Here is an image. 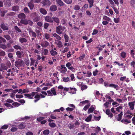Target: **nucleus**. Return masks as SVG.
Segmentation results:
<instances>
[{
    "label": "nucleus",
    "mask_w": 135,
    "mask_h": 135,
    "mask_svg": "<svg viewBox=\"0 0 135 135\" xmlns=\"http://www.w3.org/2000/svg\"><path fill=\"white\" fill-rule=\"evenodd\" d=\"M90 105L88 104L85 105L83 108V109L85 111H86L89 108Z\"/></svg>",
    "instance_id": "nucleus-54"
},
{
    "label": "nucleus",
    "mask_w": 135,
    "mask_h": 135,
    "mask_svg": "<svg viewBox=\"0 0 135 135\" xmlns=\"http://www.w3.org/2000/svg\"><path fill=\"white\" fill-rule=\"evenodd\" d=\"M19 9V7L18 6H15L13 8V10L15 11H17Z\"/></svg>",
    "instance_id": "nucleus-57"
},
{
    "label": "nucleus",
    "mask_w": 135,
    "mask_h": 135,
    "mask_svg": "<svg viewBox=\"0 0 135 135\" xmlns=\"http://www.w3.org/2000/svg\"><path fill=\"white\" fill-rule=\"evenodd\" d=\"M106 113L110 118H112L113 117V115L110 112V110L109 109H107L106 110Z\"/></svg>",
    "instance_id": "nucleus-22"
},
{
    "label": "nucleus",
    "mask_w": 135,
    "mask_h": 135,
    "mask_svg": "<svg viewBox=\"0 0 135 135\" xmlns=\"http://www.w3.org/2000/svg\"><path fill=\"white\" fill-rule=\"evenodd\" d=\"M29 33L30 35L32 37H36V34L31 30L29 31Z\"/></svg>",
    "instance_id": "nucleus-16"
},
{
    "label": "nucleus",
    "mask_w": 135,
    "mask_h": 135,
    "mask_svg": "<svg viewBox=\"0 0 135 135\" xmlns=\"http://www.w3.org/2000/svg\"><path fill=\"white\" fill-rule=\"evenodd\" d=\"M41 94H40V95L41 96V98H44L45 97V96L47 95V93L45 91H41Z\"/></svg>",
    "instance_id": "nucleus-18"
},
{
    "label": "nucleus",
    "mask_w": 135,
    "mask_h": 135,
    "mask_svg": "<svg viewBox=\"0 0 135 135\" xmlns=\"http://www.w3.org/2000/svg\"><path fill=\"white\" fill-rule=\"evenodd\" d=\"M45 38L47 40L49 39V41H51L52 40V38H50V35L47 33H45L44 35Z\"/></svg>",
    "instance_id": "nucleus-19"
},
{
    "label": "nucleus",
    "mask_w": 135,
    "mask_h": 135,
    "mask_svg": "<svg viewBox=\"0 0 135 135\" xmlns=\"http://www.w3.org/2000/svg\"><path fill=\"white\" fill-rule=\"evenodd\" d=\"M55 43L56 44L57 46L59 48H61L62 46V42L60 41H55Z\"/></svg>",
    "instance_id": "nucleus-12"
},
{
    "label": "nucleus",
    "mask_w": 135,
    "mask_h": 135,
    "mask_svg": "<svg viewBox=\"0 0 135 135\" xmlns=\"http://www.w3.org/2000/svg\"><path fill=\"white\" fill-rule=\"evenodd\" d=\"M121 122L125 124L129 123L130 122L129 120L127 119H123L121 120Z\"/></svg>",
    "instance_id": "nucleus-36"
},
{
    "label": "nucleus",
    "mask_w": 135,
    "mask_h": 135,
    "mask_svg": "<svg viewBox=\"0 0 135 135\" xmlns=\"http://www.w3.org/2000/svg\"><path fill=\"white\" fill-rule=\"evenodd\" d=\"M67 4H70L72 2V0H63Z\"/></svg>",
    "instance_id": "nucleus-61"
},
{
    "label": "nucleus",
    "mask_w": 135,
    "mask_h": 135,
    "mask_svg": "<svg viewBox=\"0 0 135 135\" xmlns=\"http://www.w3.org/2000/svg\"><path fill=\"white\" fill-rule=\"evenodd\" d=\"M52 35L54 37H55L56 39L58 40V41H60L61 40V37L56 33H53Z\"/></svg>",
    "instance_id": "nucleus-11"
},
{
    "label": "nucleus",
    "mask_w": 135,
    "mask_h": 135,
    "mask_svg": "<svg viewBox=\"0 0 135 135\" xmlns=\"http://www.w3.org/2000/svg\"><path fill=\"white\" fill-rule=\"evenodd\" d=\"M88 5L87 4H85L82 7V9L84 10H86L88 8Z\"/></svg>",
    "instance_id": "nucleus-58"
},
{
    "label": "nucleus",
    "mask_w": 135,
    "mask_h": 135,
    "mask_svg": "<svg viewBox=\"0 0 135 135\" xmlns=\"http://www.w3.org/2000/svg\"><path fill=\"white\" fill-rule=\"evenodd\" d=\"M19 41L21 43H23L24 42H26L27 41L26 38H20Z\"/></svg>",
    "instance_id": "nucleus-24"
},
{
    "label": "nucleus",
    "mask_w": 135,
    "mask_h": 135,
    "mask_svg": "<svg viewBox=\"0 0 135 135\" xmlns=\"http://www.w3.org/2000/svg\"><path fill=\"white\" fill-rule=\"evenodd\" d=\"M43 6H49L50 4V1L48 0H43L41 2Z\"/></svg>",
    "instance_id": "nucleus-7"
},
{
    "label": "nucleus",
    "mask_w": 135,
    "mask_h": 135,
    "mask_svg": "<svg viewBox=\"0 0 135 135\" xmlns=\"http://www.w3.org/2000/svg\"><path fill=\"white\" fill-rule=\"evenodd\" d=\"M80 9V7L78 5H76L75 6L74 9L76 10H78Z\"/></svg>",
    "instance_id": "nucleus-51"
},
{
    "label": "nucleus",
    "mask_w": 135,
    "mask_h": 135,
    "mask_svg": "<svg viewBox=\"0 0 135 135\" xmlns=\"http://www.w3.org/2000/svg\"><path fill=\"white\" fill-rule=\"evenodd\" d=\"M49 24L47 23H45L44 24V28L47 29V28Z\"/></svg>",
    "instance_id": "nucleus-62"
},
{
    "label": "nucleus",
    "mask_w": 135,
    "mask_h": 135,
    "mask_svg": "<svg viewBox=\"0 0 135 135\" xmlns=\"http://www.w3.org/2000/svg\"><path fill=\"white\" fill-rule=\"evenodd\" d=\"M26 123L22 122L18 126V128L20 129H23L26 127Z\"/></svg>",
    "instance_id": "nucleus-13"
},
{
    "label": "nucleus",
    "mask_w": 135,
    "mask_h": 135,
    "mask_svg": "<svg viewBox=\"0 0 135 135\" xmlns=\"http://www.w3.org/2000/svg\"><path fill=\"white\" fill-rule=\"evenodd\" d=\"M20 22L24 25H27L28 24V20H26L22 19L21 20Z\"/></svg>",
    "instance_id": "nucleus-29"
},
{
    "label": "nucleus",
    "mask_w": 135,
    "mask_h": 135,
    "mask_svg": "<svg viewBox=\"0 0 135 135\" xmlns=\"http://www.w3.org/2000/svg\"><path fill=\"white\" fill-rule=\"evenodd\" d=\"M123 108V107L122 106H119L116 109L117 111L118 112H121L122 111V110Z\"/></svg>",
    "instance_id": "nucleus-37"
},
{
    "label": "nucleus",
    "mask_w": 135,
    "mask_h": 135,
    "mask_svg": "<svg viewBox=\"0 0 135 135\" xmlns=\"http://www.w3.org/2000/svg\"><path fill=\"white\" fill-rule=\"evenodd\" d=\"M45 19V20L47 22H53V20L52 18L49 16H46Z\"/></svg>",
    "instance_id": "nucleus-14"
},
{
    "label": "nucleus",
    "mask_w": 135,
    "mask_h": 135,
    "mask_svg": "<svg viewBox=\"0 0 135 135\" xmlns=\"http://www.w3.org/2000/svg\"><path fill=\"white\" fill-rule=\"evenodd\" d=\"M50 9L52 11H55L57 9V7L55 5H53L50 7Z\"/></svg>",
    "instance_id": "nucleus-21"
},
{
    "label": "nucleus",
    "mask_w": 135,
    "mask_h": 135,
    "mask_svg": "<svg viewBox=\"0 0 135 135\" xmlns=\"http://www.w3.org/2000/svg\"><path fill=\"white\" fill-rule=\"evenodd\" d=\"M69 49V48L68 47H65L64 49H63L62 50V51L60 50V51L62 53H64L66 52H67L68 51Z\"/></svg>",
    "instance_id": "nucleus-34"
},
{
    "label": "nucleus",
    "mask_w": 135,
    "mask_h": 135,
    "mask_svg": "<svg viewBox=\"0 0 135 135\" xmlns=\"http://www.w3.org/2000/svg\"><path fill=\"white\" fill-rule=\"evenodd\" d=\"M120 55L123 58H124L126 57V53L124 52H123L121 53Z\"/></svg>",
    "instance_id": "nucleus-43"
},
{
    "label": "nucleus",
    "mask_w": 135,
    "mask_h": 135,
    "mask_svg": "<svg viewBox=\"0 0 135 135\" xmlns=\"http://www.w3.org/2000/svg\"><path fill=\"white\" fill-rule=\"evenodd\" d=\"M13 48L16 50H20L21 49V47L19 45H15L13 46Z\"/></svg>",
    "instance_id": "nucleus-49"
},
{
    "label": "nucleus",
    "mask_w": 135,
    "mask_h": 135,
    "mask_svg": "<svg viewBox=\"0 0 135 135\" xmlns=\"http://www.w3.org/2000/svg\"><path fill=\"white\" fill-rule=\"evenodd\" d=\"M28 6L30 9H33L34 7V5L32 3L31 1L28 3Z\"/></svg>",
    "instance_id": "nucleus-30"
},
{
    "label": "nucleus",
    "mask_w": 135,
    "mask_h": 135,
    "mask_svg": "<svg viewBox=\"0 0 135 135\" xmlns=\"http://www.w3.org/2000/svg\"><path fill=\"white\" fill-rule=\"evenodd\" d=\"M38 93L36 92H32L31 93V94H25L24 95L25 98H28L29 99H32L33 98L32 97H33L35 95L37 94Z\"/></svg>",
    "instance_id": "nucleus-5"
},
{
    "label": "nucleus",
    "mask_w": 135,
    "mask_h": 135,
    "mask_svg": "<svg viewBox=\"0 0 135 135\" xmlns=\"http://www.w3.org/2000/svg\"><path fill=\"white\" fill-rule=\"evenodd\" d=\"M17 128L16 127L13 126L11 128V130L12 132H14L17 130Z\"/></svg>",
    "instance_id": "nucleus-42"
},
{
    "label": "nucleus",
    "mask_w": 135,
    "mask_h": 135,
    "mask_svg": "<svg viewBox=\"0 0 135 135\" xmlns=\"http://www.w3.org/2000/svg\"><path fill=\"white\" fill-rule=\"evenodd\" d=\"M92 117V115L90 114L89 115L88 117L85 119V120L87 122L90 121L91 120V118Z\"/></svg>",
    "instance_id": "nucleus-26"
},
{
    "label": "nucleus",
    "mask_w": 135,
    "mask_h": 135,
    "mask_svg": "<svg viewBox=\"0 0 135 135\" xmlns=\"http://www.w3.org/2000/svg\"><path fill=\"white\" fill-rule=\"evenodd\" d=\"M71 64L70 62H68L66 64V66L68 69L71 70H73L74 69L73 67L71 66Z\"/></svg>",
    "instance_id": "nucleus-9"
},
{
    "label": "nucleus",
    "mask_w": 135,
    "mask_h": 135,
    "mask_svg": "<svg viewBox=\"0 0 135 135\" xmlns=\"http://www.w3.org/2000/svg\"><path fill=\"white\" fill-rule=\"evenodd\" d=\"M47 92L48 94V96H52L53 95H57L56 93V90L54 88H52L50 90H48Z\"/></svg>",
    "instance_id": "nucleus-4"
},
{
    "label": "nucleus",
    "mask_w": 135,
    "mask_h": 135,
    "mask_svg": "<svg viewBox=\"0 0 135 135\" xmlns=\"http://www.w3.org/2000/svg\"><path fill=\"white\" fill-rule=\"evenodd\" d=\"M63 81L65 82H67L70 80L69 78V77H64L63 78Z\"/></svg>",
    "instance_id": "nucleus-45"
},
{
    "label": "nucleus",
    "mask_w": 135,
    "mask_h": 135,
    "mask_svg": "<svg viewBox=\"0 0 135 135\" xmlns=\"http://www.w3.org/2000/svg\"><path fill=\"white\" fill-rule=\"evenodd\" d=\"M5 54V52L3 51H0V56H4Z\"/></svg>",
    "instance_id": "nucleus-63"
},
{
    "label": "nucleus",
    "mask_w": 135,
    "mask_h": 135,
    "mask_svg": "<svg viewBox=\"0 0 135 135\" xmlns=\"http://www.w3.org/2000/svg\"><path fill=\"white\" fill-rule=\"evenodd\" d=\"M0 47L4 50H5L7 48L6 46L3 44H0Z\"/></svg>",
    "instance_id": "nucleus-39"
},
{
    "label": "nucleus",
    "mask_w": 135,
    "mask_h": 135,
    "mask_svg": "<svg viewBox=\"0 0 135 135\" xmlns=\"http://www.w3.org/2000/svg\"><path fill=\"white\" fill-rule=\"evenodd\" d=\"M43 53L44 54V55H48V50L46 49H45L44 50Z\"/></svg>",
    "instance_id": "nucleus-55"
},
{
    "label": "nucleus",
    "mask_w": 135,
    "mask_h": 135,
    "mask_svg": "<svg viewBox=\"0 0 135 135\" xmlns=\"http://www.w3.org/2000/svg\"><path fill=\"white\" fill-rule=\"evenodd\" d=\"M123 115V112H121L120 114H118V121L120 120L121 119Z\"/></svg>",
    "instance_id": "nucleus-47"
},
{
    "label": "nucleus",
    "mask_w": 135,
    "mask_h": 135,
    "mask_svg": "<svg viewBox=\"0 0 135 135\" xmlns=\"http://www.w3.org/2000/svg\"><path fill=\"white\" fill-rule=\"evenodd\" d=\"M109 104V102H106L103 105V107H104L105 109L107 108L108 107V105Z\"/></svg>",
    "instance_id": "nucleus-53"
},
{
    "label": "nucleus",
    "mask_w": 135,
    "mask_h": 135,
    "mask_svg": "<svg viewBox=\"0 0 135 135\" xmlns=\"http://www.w3.org/2000/svg\"><path fill=\"white\" fill-rule=\"evenodd\" d=\"M95 105H91V107L89 109L88 111V113L89 114L92 113L93 111L95 109Z\"/></svg>",
    "instance_id": "nucleus-8"
},
{
    "label": "nucleus",
    "mask_w": 135,
    "mask_h": 135,
    "mask_svg": "<svg viewBox=\"0 0 135 135\" xmlns=\"http://www.w3.org/2000/svg\"><path fill=\"white\" fill-rule=\"evenodd\" d=\"M88 2L89 3V7L91 8L93 6L94 3L93 0H88Z\"/></svg>",
    "instance_id": "nucleus-31"
},
{
    "label": "nucleus",
    "mask_w": 135,
    "mask_h": 135,
    "mask_svg": "<svg viewBox=\"0 0 135 135\" xmlns=\"http://www.w3.org/2000/svg\"><path fill=\"white\" fill-rule=\"evenodd\" d=\"M40 11L41 13L43 15H46L47 13L46 11L43 8H41L40 10Z\"/></svg>",
    "instance_id": "nucleus-23"
},
{
    "label": "nucleus",
    "mask_w": 135,
    "mask_h": 135,
    "mask_svg": "<svg viewBox=\"0 0 135 135\" xmlns=\"http://www.w3.org/2000/svg\"><path fill=\"white\" fill-rule=\"evenodd\" d=\"M58 91H60L61 90L63 89L64 87L62 85H60L59 86H58Z\"/></svg>",
    "instance_id": "nucleus-44"
},
{
    "label": "nucleus",
    "mask_w": 135,
    "mask_h": 135,
    "mask_svg": "<svg viewBox=\"0 0 135 135\" xmlns=\"http://www.w3.org/2000/svg\"><path fill=\"white\" fill-rule=\"evenodd\" d=\"M2 28L4 30H8V28L7 26L4 24H2L1 25Z\"/></svg>",
    "instance_id": "nucleus-32"
},
{
    "label": "nucleus",
    "mask_w": 135,
    "mask_h": 135,
    "mask_svg": "<svg viewBox=\"0 0 135 135\" xmlns=\"http://www.w3.org/2000/svg\"><path fill=\"white\" fill-rule=\"evenodd\" d=\"M49 125L51 127H54L56 126V124L54 123H51L50 122L49 124Z\"/></svg>",
    "instance_id": "nucleus-52"
},
{
    "label": "nucleus",
    "mask_w": 135,
    "mask_h": 135,
    "mask_svg": "<svg viewBox=\"0 0 135 135\" xmlns=\"http://www.w3.org/2000/svg\"><path fill=\"white\" fill-rule=\"evenodd\" d=\"M37 94L35 95H36L35 96V98L39 100L40 98H41V96L40 95V94L39 95Z\"/></svg>",
    "instance_id": "nucleus-56"
},
{
    "label": "nucleus",
    "mask_w": 135,
    "mask_h": 135,
    "mask_svg": "<svg viewBox=\"0 0 135 135\" xmlns=\"http://www.w3.org/2000/svg\"><path fill=\"white\" fill-rule=\"evenodd\" d=\"M64 37L65 40V42H68L69 40V37L66 34H65L64 35Z\"/></svg>",
    "instance_id": "nucleus-40"
},
{
    "label": "nucleus",
    "mask_w": 135,
    "mask_h": 135,
    "mask_svg": "<svg viewBox=\"0 0 135 135\" xmlns=\"http://www.w3.org/2000/svg\"><path fill=\"white\" fill-rule=\"evenodd\" d=\"M88 101L87 100H85L80 102L79 104V106H83L85 105L86 104L88 103Z\"/></svg>",
    "instance_id": "nucleus-25"
},
{
    "label": "nucleus",
    "mask_w": 135,
    "mask_h": 135,
    "mask_svg": "<svg viewBox=\"0 0 135 135\" xmlns=\"http://www.w3.org/2000/svg\"><path fill=\"white\" fill-rule=\"evenodd\" d=\"M49 130L48 129L45 130L43 132L44 134L45 135H48L49 134Z\"/></svg>",
    "instance_id": "nucleus-46"
},
{
    "label": "nucleus",
    "mask_w": 135,
    "mask_h": 135,
    "mask_svg": "<svg viewBox=\"0 0 135 135\" xmlns=\"http://www.w3.org/2000/svg\"><path fill=\"white\" fill-rule=\"evenodd\" d=\"M50 54L52 56H54L55 55H57V52L55 51L54 50H51L50 51Z\"/></svg>",
    "instance_id": "nucleus-33"
},
{
    "label": "nucleus",
    "mask_w": 135,
    "mask_h": 135,
    "mask_svg": "<svg viewBox=\"0 0 135 135\" xmlns=\"http://www.w3.org/2000/svg\"><path fill=\"white\" fill-rule=\"evenodd\" d=\"M4 105L6 106L9 108H13V106L10 104L6 103H4Z\"/></svg>",
    "instance_id": "nucleus-41"
},
{
    "label": "nucleus",
    "mask_w": 135,
    "mask_h": 135,
    "mask_svg": "<svg viewBox=\"0 0 135 135\" xmlns=\"http://www.w3.org/2000/svg\"><path fill=\"white\" fill-rule=\"evenodd\" d=\"M65 28V27L62 26L61 25L58 26L56 27V32L59 35L62 33V31H64Z\"/></svg>",
    "instance_id": "nucleus-1"
},
{
    "label": "nucleus",
    "mask_w": 135,
    "mask_h": 135,
    "mask_svg": "<svg viewBox=\"0 0 135 135\" xmlns=\"http://www.w3.org/2000/svg\"><path fill=\"white\" fill-rule=\"evenodd\" d=\"M12 105L15 107H18L20 104L18 103L17 102H14L13 103Z\"/></svg>",
    "instance_id": "nucleus-50"
},
{
    "label": "nucleus",
    "mask_w": 135,
    "mask_h": 135,
    "mask_svg": "<svg viewBox=\"0 0 135 135\" xmlns=\"http://www.w3.org/2000/svg\"><path fill=\"white\" fill-rule=\"evenodd\" d=\"M57 69L61 73H65L67 70L66 68L64 65H61L60 66H58Z\"/></svg>",
    "instance_id": "nucleus-3"
},
{
    "label": "nucleus",
    "mask_w": 135,
    "mask_h": 135,
    "mask_svg": "<svg viewBox=\"0 0 135 135\" xmlns=\"http://www.w3.org/2000/svg\"><path fill=\"white\" fill-rule=\"evenodd\" d=\"M40 45L42 47H46L48 46L49 45V43L46 41H44L42 42Z\"/></svg>",
    "instance_id": "nucleus-6"
},
{
    "label": "nucleus",
    "mask_w": 135,
    "mask_h": 135,
    "mask_svg": "<svg viewBox=\"0 0 135 135\" xmlns=\"http://www.w3.org/2000/svg\"><path fill=\"white\" fill-rule=\"evenodd\" d=\"M103 21L102 23L104 25H106L109 22H111V20L109 17L106 16H104L103 17Z\"/></svg>",
    "instance_id": "nucleus-2"
},
{
    "label": "nucleus",
    "mask_w": 135,
    "mask_h": 135,
    "mask_svg": "<svg viewBox=\"0 0 135 135\" xmlns=\"http://www.w3.org/2000/svg\"><path fill=\"white\" fill-rule=\"evenodd\" d=\"M130 64L133 68H134L135 66V61H132L131 62Z\"/></svg>",
    "instance_id": "nucleus-64"
},
{
    "label": "nucleus",
    "mask_w": 135,
    "mask_h": 135,
    "mask_svg": "<svg viewBox=\"0 0 135 135\" xmlns=\"http://www.w3.org/2000/svg\"><path fill=\"white\" fill-rule=\"evenodd\" d=\"M108 86L115 89L117 90H118V86L114 84H110Z\"/></svg>",
    "instance_id": "nucleus-20"
},
{
    "label": "nucleus",
    "mask_w": 135,
    "mask_h": 135,
    "mask_svg": "<svg viewBox=\"0 0 135 135\" xmlns=\"http://www.w3.org/2000/svg\"><path fill=\"white\" fill-rule=\"evenodd\" d=\"M18 17L19 18L23 19L25 18L26 15L24 13H21L18 15Z\"/></svg>",
    "instance_id": "nucleus-17"
},
{
    "label": "nucleus",
    "mask_w": 135,
    "mask_h": 135,
    "mask_svg": "<svg viewBox=\"0 0 135 135\" xmlns=\"http://www.w3.org/2000/svg\"><path fill=\"white\" fill-rule=\"evenodd\" d=\"M54 21L56 22L57 24H59L60 23V21L59 18L56 17H53L52 18Z\"/></svg>",
    "instance_id": "nucleus-28"
},
{
    "label": "nucleus",
    "mask_w": 135,
    "mask_h": 135,
    "mask_svg": "<svg viewBox=\"0 0 135 135\" xmlns=\"http://www.w3.org/2000/svg\"><path fill=\"white\" fill-rule=\"evenodd\" d=\"M128 105L130 109L133 110L134 108V102H129Z\"/></svg>",
    "instance_id": "nucleus-15"
},
{
    "label": "nucleus",
    "mask_w": 135,
    "mask_h": 135,
    "mask_svg": "<svg viewBox=\"0 0 135 135\" xmlns=\"http://www.w3.org/2000/svg\"><path fill=\"white\" fill-rule=\"evenodd\" d=\"M31 62L30 65L31 66L33 65L35 63L36 60L33 58H31L30 59Z\"/></svg>",
    "instance_id": "nucleus-35"
},
{
    "label": "nucleus",
    "mask_w": 135,
    "mask_h": 135,
    "mask_svg": "<svg viewBox=\"0 0 135 135\" xmlns=\"http://www.w3.org/2000/svg\"><path fill=\"white\" fill-rule=\"evenodd\" d=\"M1 66L2 67L3 70H7V67L5 65L3 64H2L1 65Z\"/></svg>",
    "instance_id": "nucleus-38"
},
{
    "label": "nucleus",
    "mask_w": 135,
    "mask_h": 135,
    "mask_svg": "<svg viewBox=\"0 0 135 135\" xmlns=\"http://www.w3.org/2000/svg\"><path fill=\"white\" fill-rule=\"evenodd\" d=\"M70 89L69 93H70L75 94L76 93V91H77L76 89L74 88L70 87Z\"/></svg>",
    "instance_id": "nucleus-10"
},
{
    "label": "nucleus",
    "mask_w": 135,
    "mask_h": 135,
    "mask_svg": "<svg viewBox=\"0 0 135 135\" xmlns=\"http://www.w3.org/2000/svg\"><path fill=\"white\" fill-rule=\"evenodd\" d=\"M56 2L60 6H62L64 5V3L61 0H56Z\"/></svg>",
    "instance_id": "nucleus-27"
},
{
    "label": "nucleus",
    "mask_w": 135,
    "mask_h": 135,
    "mask_svg": "<svg viewBox=\"0 0 135 135\" xmlns=\"http://www.w3.org/2000/svg\"><path fill=\"white\" fill-rule=\"evenodd\" d=\"M70 77L71 78V80L72 81H74L75 80V77L74 74H71L70 75Z\"/></svg>",
    "instance_id": "nucleus-60"
},
{
    "label": "nucleus",
    "mask_w": 135,
    "mask_h": 135,
    "mask_svg": "<svg viewBox=\"0 0 135 135\" xmlns=\"http://www.w3.org/2000/svg\"><path fill=\"white\" fill-rule=\"evenodd\" d=\"M25 61L26 64L27 66H28L30 64V61L29 59L28 58H27Z\"/></svg>",
    "instance_id": "nucleus-48"
},
{
    "label": "nucleus",
    "mask_w": 135,
    "mask_h": 135,
    "mask_svg": "<svg viewBox=\"0 0 135 135\" xmlns=\"http://www.w3.org/2000/svg\"><path fill=\"white\" fill-rule=\"evenodd\" d=\"M16 55L18 57H20L21 55V54L20 51H18L16 52Z\"/></svg>",
    "instance_id": "nucleus-59"
}]
</instances>
